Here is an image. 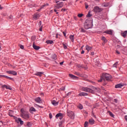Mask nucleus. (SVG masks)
<instances>
[{
    "mask_svg": "<svg viewBox=\"0 0 127 127\" xmlns=\"http://www.w3.org/2000/svg\"><path fill=\"white\" fill-rule=\"evenodd\" d=\"M75 75H77V76H80V73L78 72H75L74 73Z\"/></svg>",
    "mask_w": 127,
    "mask_h": 127,
    "instance_id": "c03bdc74",
    "label": "nucleus"
},
{
    "mask_svg": "<svg viewBox=\"0 0 127 127\" xmlns=\"http://www.w3.org/2000/svg\"><path fill=\"white\" fill-rule=\"evenodd\" d=\"M79 96H88V93L85 92H81L79 94Z\"/></svg>",
    "mask_w": 127,
    "mask_h": 127,
    "instance_id": "4be33fe9",
    "label": "nucleus"
},
{
    "mask_svg": "<svg viewBox=\"0 0 127 127\" xmlns=\"http://www.w3.org/2000/svg\"><path fill=\"white\" fill-rule=\"evenodd\" d=\"M88 122L89 125H94V124H95V120L93 119H90Z\"/></svg>",
    "mask_w": 127,
    "mask_h": 127,
    "instance_id": "4468645a",
    "label": "nucleus"
},
{
    "mask_svg": "<svg viewBox=\"0 0 127 127\" xmlns=\"http://www.w3.org/2000/svg\"><path fill=\"white\" fill-rule=\"evenodd\" d=\"M98 82H105V78L102 76L101 77L100 79L98 80Z\"/></svg>",
    "mask_w": 127,
    "mask_h": 127,
    "instance_id": "a878e982",
    "label": "nucleus"
},
{
    "mask_svg": "<svg viewBox=\"0 0 127 127\" xmlns=\"http://www.w3.org/2000/svg\"><path fill=\"white\" fill-rule=\"evenodd\" d=\"M59 117H60V119L61 120H62V119H63V114H62V113H58V114H57L56 115V119H58V118H59Z\"/></svg>",
    "mask_w": 127,
    "mask_h": 127,
    "instance_id": "9d476101",
    "label": "nucleus"
},
{
    "mask_svg": "<svg viewBox=\"0 0 127 127\" xmlns=\"http://www.w3.org/2000/svg\"><path fill=\"white\" fill-rule=\"evenodd\" d=\"M102 77L105 79L106 81H110L112 78V75L108 73H103Z\"/></svg>",
    "mask_w": 127,
    "mask_h": 127,
    "instance_id": "20e7f679",
    "label": "nucleus"
},
{
    "mask_svg": "<svg viewBox=\"0 0 127 127\" xmlns=\"http://www.w3.org/2000/svg\"><path fill=\"white\" fill-rule=\"evenodd\" d=\"M65 10H66V9H64V8H62V9H61V11H65Z\"/></svg>",
    "mask_w": 127,
    "mask_h": 127,
    "instance_id": "052dcab7",
    "label": "nucleus"
},
{
    "mask_svg": "<svg viewBox=\"0 0 127 127\" xmlns=\"http://www.w3.org/2000/svg\"><path fill=\"white\" fill-rule=\"evenodd\" d=\"M69 38L72 41V42H74V35H70L69 36Z\"/></svg>",
    "mask_w": 127,
    "mask_h": 127,
    "instance_id": "c85d7f7f",
    "label": "nucleus"
},
{
    "mask_svg": "<svg viewBox=\"0 0 127 127\" xmlns=\"http://www.w3.org/2000/svg\"><path fill=\"white\" fill-rule=\"evenodd\" d=\"M92 14H91V12H88V14L86 15V17H91Z\"/></svg>",
    "mask_w": 127,
    "mask_h": 127,
    "instance_id": "f704fd0d",
    "label": "nucleus"
},
{
    "mask_svg": "<svg viewBox=\"0 0 127 127\" xmlns=\"http://www.w3.org/2000/svg\"><path fill=\"white\" fill-rule=\"evenodd\" d=\"M33 47L35 50H39L40 49V47L37 46L36 45H35V44H34V43L33 44Z\"/></svg>",
    "mask_w": 127,
    "mask_h": 127,
    "instance_id": "dca6fc26",
    "label": "nucleus"
},
{
    "mask_svg": "<svg viewBox=\"0 0 127 127\" xmlns=\"http://www.w3.org/2000/svg\"><path fill=\"white\" fill-rule=\"evenodd\" d=\"M84 53H85V51L82 50V51H81V54H84Z\"/></svg>",
    "mask_w": 127,
    "mask_h": 127,
    "instance_id": "4d7b16f0",
    "label": "nucleus"
},
{
    "mask_svg": "<svg viewBox=\"0 0 127 127\" xmlns=\"http://www.w3.org/2000/svg\"><path fill=\"white\" fill-rule=\"evenodd\" d=\"M63 2H60L59 3H58L57 4V5L55 6V7H56V8H58V9H59V8H60V7H63Z\"/></svg>",
    "mask_w": 127,
    "mask_h": 127,
    "instance_id": "1a4fd4ad",
    "label": "nucleus"
},
{
    "mask_svg": "<svg viewBox=\"0 0 127 127\" xmlns=\"http://www.w3.org/2000/svg\"><path fill=\"white\" fill-rule=\"evenodd\" d=\"M64 48V49H67V46L66 45V44L63 43Z\"/></svg>",
    "mask_w": 127,
    "mask_h": 127,
    "instance_id": "79ce46f5",
    "label": "nucleus"
},
{
    "mask_svg": "<svg viewBox=\"0 0 127 127\" xmlns=\"http://www.w3.org/2000/svg\"><path fill=\"white\" fill-rule=\"evenodd\" d=\"M63 124V123L62 122V121L60 122L59 124V126L60 127H61V126H62V124Z\"/></svg>",
    "mask_w": 127,
    "mask_h": 127,
    "instance_id": "a18cd8bd",
    "label": "nucleus"
},
{
    "mask_svg": "<svg viewBox=\"0 0 127 127\" xmlns=\"http://www.w3.org/2000/svg\"><path fill=\"white\" fill-rule=\"evenodd\" d=\"M63 33L64 35V36H65L66 37V32L64 31V32H63Z\"/></svg>",
    "mask_w": 127,
    "mask_h": 127,
    "instance_id": "603ef678",
    "label": "nucleus"
},
{
    "mask_svg": "<svg viewBox=\"0 0 127 127\" xmlns=\"http://www.w3.org/2000/svg\"><path fill=\"white\" fill-rule=\"evenodd\" d=\"M89 126V122L86 121L84 123V127H88Z\"/></svg>",
    "mask_w": 127,
    "mask_h": 127,
    "instance_id": "2f4dec72",
    "label": "nucleus"
},
{
    "mask_svg": "<svg viewBox=\"0 0 127 127\" xmlns=\"http://www.w3.org/2000/svg\"><path fill=\"white\" fill-rule=\"evenodd\" d=\"M86 50H87V51H90V50H91V49H92V47H89V46L86 45Z\"/></svg>",
    "mask_w": 127,
    "mask_h": 127,
    "instance_id": "393cba45",
    "label": "nucleus"
},
{
    "mask_svg": "<svg viewBox=\"0 0 127 127\" xmlns=\"http://www.w3.org/2000/svg\"><path fill=\"white\" fill-rule=\"evenodd\" d=\"M107 85V82H105L103 83V86H106Z\"/></svg>",
    "mask_w": 127,
    "mask_h": 127,
    "instance_id": "69168bd1",
    "label": "nucleus"
},
{
    "mask_svg": "<svg viewBox=\"0 0 127 127\" xmlns=\"http://www.w3.org/2000/svg\"><path fill=\"white\" fill-rule=\"evenodd\" d=\"M93 11L96 13L98 12H101V11H103V9L99 7L98 6H95L93 9Z\"/></svg>",
    "mask_w": 127,
    "mask_h": 127,
    "instance_id": "423d86ee",
    "label": "nucleus"
},
{
    "mask_svg": "<svg viewBox=\"0 0 127 127\" xmlns=\"http://www.w3.org/2000/svg\"><path fill=\"white\" fill-rule=\"evenodd\" d=\"M114 102H115V103H118V99H115Z\"/></svg>",
    "mask_w": 127,
    "mask_h": 127,
    "instance_id": "864d4df0",
    "label": "nucleus"
},
{
    "mask_svg": "<svg viewBox=\"0 0 127 127\" xmlns=\"http://www.w3.org/2000/svg\"><path fill=\"white\" fill-rule=\"evenodd\" d=\"M30 112H36V110H35V108H34V107H31L30 109Z\"/></svg>",
    "mask_w": 127,
    "mask_h": 127,
    "instance_id": "7c9ffc66",
    "label": "nucleus"
},
{
    "mask_svg": "<svg viewBox=\"0 0 127 127\" xmlns=\"http://www.w3.org/2000/svg\"><path fill=\"white\" fill-rule=\"evenodd\" d=\"M93 21L90 20H86L84 24V27L85 29H89V28H92V26L93 25L92 24Z\"/></svg>",
    "mask_w": 127,
    "mask_h": 127,
    "instance_id": "f03ea898",
    "label": "nucleus"
},
{
    "mask_svg": "<svg viewBox=\"0 0 127 127\" xmlns=\"http://www.w3.org/2000/svg\"><path fill=\"white\" fill-rule=\"evenodd\" d=\"M56 38H58V34H56Z\"/></svg>",
    "mask_w": 127,
    "mask_h": 127,
    "instance_id": "774afa93",
    "label": "nucleus"
},
{
    "mask_svg": "<svg viewBox=\"0 0 127 127\" xmlns=\"http://www.w3.org/2000/svg\"><path fill=\"white\" fill-rule=\"evenodd\" d=\"M92 117H94V118H95V119H96V116H95V115L94 114V113L93 112V111L92 112Z\"/></svg>",
    "mask_w": 127,
    "mask_h": 127,
    "instance_id": "3c124183",
    "label": "nucleus"
},
{
    "mask_svg": "<svg viewBox=\"0 0 127 127\" xmlns=\"http://www.w3.org/2000/svg\"><path fill=\"white\" fill-rule=\"evenodd\" d=\"M57 56H56V55L54 54V55L52 56V59H54L55 60H56V59H57Z\"/></svg>",
    "mask_w": 127,
    "mask_h": 127,
    "instance_id": "473e14b6",
    "label": "nucleus"
},
{
    "mask_svg": "<svg viewBox=\"0 0 127 127\" xmlns=\"http://www.w3.org/2000/svg\"><path fill=\"white\" fill-rule=\"evenodd\" d=\"M9 19H12V16L11 15H10L9 16Z\"/></svg>",
    "mask_w": 127,
    "mask_h": 127,
    "instance_id": "13d9d810",
    "label": "nucleus"
},
{
    "mask_svg": "<svg viewBox=\"0 0 127 127\" xmlns=\"http://www.w3.org/2000/svg\"><path fill=\"white\" fill-rule=\"evenodd\" d=\"M5 78H6V79H8L9 80H11V81H13V78L12 77H9L7 76H5Z\"/></svg>",
    "mask_w": 127,
    "mask_h": 127,
    "instance_id": "c9c22d12",
    "label": "nucleus"
},
{
    "mask_svg": "<svg viewBox=\"0 0 127 127\" xmlns=\"http://www.w3.org/2000/svg\"><path fill=\"white\" fill-rule=\"evenodd\" d=\"M64 63V62H62L60 63V65H63V64Z\"/></svg>",
    "mask_w": 127,
    "mask_h": 127,
    "instance_id": "bf43d9fd",
    "label": "nucleus"
},
{
    "mask_svg": "<svg viewBox=\"0 0 127 127\" xmlns=\"http://www.w3.org/2000/svg\"><path fill=\"white\" fill-rule=\"evenodd\" d=\"M84 15V14H82V13H80V14H78L77 15V16L78 17H82V16H83Z\"/></svg>",
    "mask_w": 127,
    "mask_h": 127,
    "instance_id": "a19ab883",
    "label": "nucleus"
},
{
    "mask_svg": "<svg viewBox=\"0 0 127 127\" xmlns=\"http://www.w3.org/2000/svg\"><path fill=\"white\" fill-rule=\"evenodd\" d=\"M39 17L40 16L39 14H34L33 16V18H34V19H37L39 18Z\"/></svg>",
    "mask_w": 127,
    "mask_h": 127,
    "instance_id": "aec40b11",
    "label": "nucleus"
},
{
    "mask_svg": "<svg viewBox=\"0 0 127 127\" xmlns=\"http://www.w3.org/2000/svg\"><path fill=\"white\" fill-rule=\"evenodd\" d=\"M27 127H31V123L30 122H28L27 124Z\"/></svg>",
    "mask_w": 127,
    "mask_h": 127,
    "instance_id": "ea45409f",
    "label": "nucleus"
},
{
    "mask_svg": "<svg viewBox=\"0 0 127 127\" xmlns=\"http://www.w3.org/2000/svg\"><path fill=\"white\" fill-rule=\"evenodd\" d=\"M3 88H5L6 89H7V90H12V88H11L10 87V86L9 85H3L1 86V88L3 89Z\"/></svg>",
    "mask_w": 127,
    "mask_h": 127,
    "instance_id": "9b49d317",
    "label": "nucleus"
},
{
    "mask_svg": "<svg viewBox=\"0 0 127 127\" xmlns=\"http://www.w3.org/2000/svg\"><path fill=\"white\" fill-rule=\"evenodd\" d=\"M17 123L19 124L20 123V125H23V121L21 120V119L18 118L17 120Z\"/></svg>",
    "mask_w": 127,
    "mask_h": 127,
    "instance_id": "a211bd4d",
    "label": "nucleus"
},
{
    "mask_svg": "<svg viewBox=\"0 0 127 127\" xmlns=\"http://www.w3.org/2000/svg\"><path fill=\"white\" fill-rule=\"evenodd\" d=\"M85 8L87 9V8H88V7H89V5H88V3H85Z\"/></svg>",
    "mask_w": 127,
    "mask_h": 127,
    "instance_id": "49530a36",
    "label": "nucleus"
},
{
    "mask_svg": "<svg viewBox=\"0 0 127 127\" xmlns=\"http://www.w3.org/2000/svg\"><path fill=\"white\" fill-rule=\"evenodd\" d=\"M6 75H1V74H0V78H2V77H4L5 78Z\"/></svg>",
    "mask_w": 127,
    "mask_h": 127,
    "instance_id": "09e8293b",
    "label": "nucleus"
},
{
    "mask_svg": "<svg viewBox=\"0 0 127 127\" xmlns=\"http://www.w3.org/2000/svg\"><path fill=\"white\" fill-rule=\"evenodd\" d=\"M116 53H117V54H121V53H120V52L118 50H116Z\"/></svg>",
    "mask_w": 127,
    "mask_h": 127,
    "instance_id": "6e6d98bb",
    "label": "nucleus"
},
{
    "mask_svg": "<svg viewBox=\"0 0 127 127\" xmlns=\"http://www.w3.org/2000/svg\"><path fill=\"white\" fill-rule=\"evenodd\" d=\"M94 54H95V53L93 52L91 53V55H94Z\"/></svg>",
    "mask_w": 127,
    "mask_h": 127,
    "instance_id": "e2e57ef3",
    "label": "nucleus"
},
{
    "mask_svg": "<svg viewBox=\"0 0 127 127\" xmlns=\"http://www.w3.org/2000/svg\"><path fill=\"white\" fill-rule=\"evenodd\" d=\"M68 76L69 77H70V78H71L72 79H74V80H77V79H78V77L72 74H69Z\"/></svg>",
    "mask_w": 127,
    "mask_h": 127,
    "instance_id": "ddd939ff",
    "label": "nucleus"
},
{
    "mask_svg": "<svg viewBox=\"0 0 127 127\" xmlns=\"http://www.w3.org/2000/svg\"><path fill=\"white\" fill-rule=\"evenodd\" d=\"M3 7H1V5L0 4V9H2Z\"/></svg>",
    "mask_w": 127,
    "mask_h": 127,
    "instance_id": "0e129e2a",
    "label": "nucleus"
},
{
    "mask_svg": "<svg viewBox=\"0 0 127 127\" xmlns=\"http://www.w3.org/2000/svg\"><path fill=\"white\" fill-rule=\"evenodd\" d=\"M122 87H124V84L119 83L115 85V88H122Z\"/></svg>",
    "mask_w": 127,
    "mask_h": 127,
    "instance_id": "2eb2a0df",
    "label": "nucleus"
},
{
    "mask_svg": "<svg viewBox=\"0 0 127 127\" xmlns=\"http://www.w3.org/2000/svg\"><path fill=\"white\" fill-rule=\"evenodd\" d=\"M12 113H13L12 111H10L9 113V116H10V117H13V115L11 114Z\"/></svg>",
    "mask_w": 127,
    "mask_h": 127,
    "instance_id": "58836bf2",
    "label": "nucleus"
},
{
    "mask_svg": "<svg viewBox=\"0 0 127 127\" xmlns=\"http://www.w3.org/2000/svg\"><path fill=\"white\" fill-rule=\"evenodd\" d=\"M113 66V67H115V68H117L118 66V63H116L115 64H114Z\"/></svg>",
    "mask_w": 127,
    "mask_h": 127,
    "instance_id": "37998d69",
    "label": "nucleus"
},
{
    "mask_svg": "<svg viewBox=\"0 0 127 127\" xmlns=\"http://www.w3.org/2000/svg\"><path fill=\"white\" fill-rule=\"evenodd\" d=\"M82 91L84 92H87V93H91V94H95V91L89 88L88 87H82Z\"/></svg>",
    "mask_w": 127,
    "mask_h": 127,
    "instance_id": "7ed1b4c3",
    "label": "nucleus"
},
{
    "mask_svg": "<svg viewBox=\"0 0 127 127\" xmlns=\"http://www.w3.org/2000/svg\"><path fill=\"white\" fill-rule=\"evenodd\" d=\"M127 34V31H125L123 33H122V35L123 37H126Z\"/></svg>",
    "mask_w": 127,
    "mask_h": 127,
    "instance_id": "bb28decb",
    "label": "nucleus"
},
{
    "mask_svg": "<svg viewBox=\"0 0 127 127\" xmlns=\"http://www.w3.org/2000/svg\"><path fill=\"white\" fill-rule=\"evenodd\" d=\"M52 105H53L54 106H57L59 104V102H57L55 100H54L53 101H52Z\"/></svg>",
    "mask_w": 127,
    "mask_h": 127,
    "instance_id": "412c9836",
    "label": "nucleus"
},
{
    "mask_svg": "<svg viewBox=\"0 0 127 127\" xmlns=\"http://www.w3.org/2000/svg\"><path fill=\"white\" fill-rule=\"evenodd\" d=\"M125 119L126 121L127 122V116H125Z\"/></svg>",
    "mask_w": 127,
    "mask_h": 127,
    "instance_id": "680f3d73",
    "label": "nucleus"
},
{
    "mask_svg": "<svg viewBox=\"0 0 127 127\" xmlns=\"http://www.w3.org/2000/svg\"><path fill=\"white\" fill-rule=\"evenodd\" d=\"M92 89L94 91V94L95 92L96 93H101V89L99 87H95L92 86Z\"/></svg>",
    "mask_w": 127,
    "mask_h": 127,
    "instance_id": "0eeeda50",
    "label": "nucleus"
},
{
    "mask_svg": "<svg viewBox=\"0 0 127 127\" xmlns=\"http://www.w3.org/2000/svg\"><path fill=\"white\" fill-rule=\"evenodd\" d=\"M70 94H71V92H68V93L67 94V96H69Z\"/></svg>",
    "mask_w": 127,
    "mask_h": 127,
    "instance_id": "338daca9",
    "label": "nucleus"
},
{
    "mask_svg": "<svg viewBox=\"0 0 127 127\" xmlns=\"http://www.w3.org/2000/svg\"><path fill=\"white\" fill-rule=\"evenodd\" d=\"M47 5H49V4L48 3L44 4V5L41 6V8H43L44 7H45V6H47Z\"/></svg>",
    "mask_w": 127,
    "mask_h": 127,
    "instance_id": "e433bc0d",
    "label": "nucleus"
},
{
    "mask_svg": "<svg viewBox=\"0 0 127 127\" xmlns=\"http://www.w3.org/2000/svg\"><path fill=\"white\" fill-rule=\"evenodd\" d=\"M95 65L96 67H101V64L99 62H95Z\"/></svg>",
    "mask_w": 127,
    "mask_h": 127,
    "instance_id": "5701e85b",
    "label": "nucleus"
},
{
    "mask_svg": "<svg viewBox=\"0 0 127 127\" xmlns=\"http://www.w3.org/2000/svg\"><path fill=\"white\" fill-rule=\"evenodd\" d=\"M78 108H79L80 110H82L83 109V106L81 104H79Z\"/></svg>",
    "mask_w": 127,
    "mask_h": 127,
    "instance_id": "4c0bfd02",
    "label": "nucleus"
},
{
    "mask_svg": "<svg viewBox=\"0 0 127 127\" xmlns=\"http://www.w3.org/2000/svg\"><path fill=\"white\" fill-rule=\"evenodd\" d=\"M35 102L38 103L39 104H41L42 103V100H41V98L40 97H37L35 99Z\"/></svg>",
    "mask_w": 127,
    "mask_h": 127,
    "instance_id": "f8f14e48",
    "label": "nucleus"
},
{
    "mask_svg": "<svg viewBox=\"0 0 127 127\" xmlns=\"http://www.w3.org/2000/svg\"><path fill=\"white\" fill-rule=\"evenodd\" d=\"M46 43H47V44H52V43H53V41L47 40L46 41Z\"/></svg>",
    "mask_w": 127,
    "mask_h": 127,
    "instance_id": "cd10ccee",
    "label": "nucleus"
},
{
    "mask_svg": "<svg viewBox=\"0 0 127 127\" xmlns=\"http://www.w3.org/2000/svg\"><path fill=\"white\" fill-rule=\"evenodd\" d=\"M102 40H103V41H104V42H105V43L108 42V40H107V39H106V37H103L102 38Z\"/></svg>",
    "mask_w": 127,
    "mask_h": 127,
    "instance_id": "c756f323",
    "label": "nucleus"
},
{
    "mask_svg": "<svg viewBox=\"0 0 127 127\" xmlns=\"http://www.w3.org/2000/svg\"><path fill=\"white\" fill-rule=\"evenodd\" d=\"M20 112L21 113V117L24 119V120H29V113L28 111H26L24 110V109L22 108L21 109Z\"/></svg>",
    "mask_w": 127,
    "mask_h": 127,
    "instance_id": "f257e3e1",
    "label": "nucleus"
},
{
    "mask_svg": "<svg viewBox=\"0 0 127 127\" xmlns=\"http://www.w3.org/2000/svg\"><path fill=\"white\" fill-rule=\"evenodd\" d=\"M43 74V72H38L35 74L36 76H39V77H41Z\"/></svg>",
    "mask_w": 127,
    "mask_h": 127,
    "instance_id": "6ab92c4d",
    "label": "nucleus"
},
{
    "mask_svg": "<svg viewBox=\"0 0 127 127\" xmlns=\"http://www.w3.org/2000/svg\"><path fill=\"white\" fill-rule=\"evenodd\" d=\"M49 118L50 119H52V114L51 113L49 114Z\"/></svg>",
    "mask_w": 127,
    "mask_h": 127,
    "instance_id": "8fccbe9b",
    "label": "nucleus"
},
{
    "mask_svg": "<svg viewBox=\"0 0 127 127\" xmlns=\"http://www.w3.org/2000/svg\"><path fill=\"white\" fill-rule=\"evenodd\" d=\"M79 30H80V32H86V30L85 29H84L83 28H81L79 29Z\"/></svg>",
    "mask_w": 127,
    "mask_h": 127,
    "instance_id": "72a5a7b5",
    "label": "nucleus"
},
{
    "mask_svg": "<svg viewBox=\"0 0 127 127\" xmlns=\"http://www.w3.org/2000/svg\"><path fill=\"white\" fill-rule=\"evenodd\" d=\"M20 48H21V49H24V46H23V45H20Z\"/></svg>",
    "mask_w": 127,
    "mask_h": 127,
    "instance_id": "de8ad7c7",
    "label": "nucleus"
},
{
    "mask_svg": "<svg viewBox=\"0 0 127 127\" xmlns=\"http://www.w3.org/2000/svg\"><path fill=\"white\" fill-rule=\"evenodd\" d=\"M108 114H109V116L112 117V118H114L115 116L114 115V114H113L111 111H108Z\"/></svg>",
    "mask_w": 127,
    "mask_h": 127,
    "instance_id": "b1692460",
    "label": "nucleus"
},
{
    "mask_svg": "<svg viewBox=\"0 0 127 127\" xmlns=\"http://www.w3.org/2000/svg\"><path fill=\"white\" fill-rule=\"evenodd\" d=\"M104 33H106L107 34H110V35H112L113 34V31L112 30H107L105 31Z\"/></svg>",
    "mask_w": 127,
    "mask_h": 127,
    "instance_id": "f3484780",
    "label": "nucleus"
},
{
    "mask_svg": "<svg viewBox=\"0 0 127 127\" xmlns=\"http://www.w3.org/2000/svg\"><path fill=\"white\" fill-rule=\"evenodd\" d=\"M67 116L71 119V120H74L75 118V114L72 111H68L67 110Z\"/></svg>",
    "mask_w": 127,
    "mask_h": 127,
    "instance_id": "39448f33",
    "label": "nucleus"
},
{
    "mask_svg": "<svg viewBox=\"0 0 127 127\" xmlns=\"http://www.w3.org/2000/svg\"><path fill=\"white\" fill-rule=\"evenodd\" d=\"M6 72L7 73V74L13 75L14 76H16L17 75V72L14 70L6 71Z\"/></svg>",
    "mask_w": 127,
    "mask_h": 127,
    "instance_id": "6e6552de",
    "label": "nucleus"
},
{
    "mask_svg": "<svg viewBox=\"0 0 127 127\" xmlns=\"http://www.w3.org/2000/svg\"><path fill=\"white\" fill-rule=\"evenodd\" d=\"M61 90L62 91H64V90H65V87H62V88H61Z\"/></svg>",
    "mask_w": 127,
    "mask_h": 127,
    "instance_id": "5fc2aeb1",
    "label": "nucleus"
}]
</instances>
